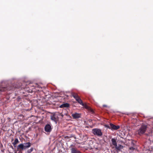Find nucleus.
I'll return each instance as SVG.
<instances>
[{
	"mask_svg": "<svg viewBox=\"0 0 153 153\" xmlns=\"http://www.w3.org/2000/svg\"><path fill=\"white\" fill-rule=\"evenodd\" d=\"M147 128L146 126L142 125L139 129L137 131V133L139 135H141L145 132Z\"/></svg>",
	"mask_w": 153,
	"mask_h": 153,
	"instance_id": "1",
	"label": "nucleus"
},
{
	"mask_svg": "<svg viewBox=\"0 0 153 153\" xmlns=\"http://www.w3.org/2000/svg\"><path fill=\"white\" fill-rule=\"evenodd\" d=\"M92 133L95 135L101 137L102 135L101 130L100 128H95L92 129Z\"/></svg>",
	"mask_w": 153,
	"mask_h": 153,
	"instance_id": "2",
	"label": "nucleus"
},
{
	"mask_svg": "<svg viewBox=\"0 0 153 153\" xmlns=\"http://www.w3.org/2000/svg\"><path fill=\"white\" fill-rule=\"evenodd\" d=\"M59 113H56L52 115L51 116V120L57 123L59 120L58 116L59 115Z\"/></svg>",
	"mask_w": 153,
	"mask_h": 153,
	"instance_id": "3",
	"label": "nucleus"
},
{
	"mask_svg": "<svg viewBox=\"0 0 153 153\" xmlns=\"http://www.w3.org/2000/svg\"><path fill=\"white\" fill-rule=\"evenodd\" d=\"M72 96L76 99L79 103L81 105H83V102L82 100L79 98L78 94L74 93H72L71 94Z\"/></svg>",
	"mask_w": 153,
	"mask_h": 153,
	"instance_id": "4",
	"label": "nucleus"
},
{
	"mask_svg": "<svg viewBox=\"0 0 153 153\" xmlns=\"http://www.w3.org/2000/svg\"><path fill=\"white\" fill-rule=\"evenodd\" d=\"M13 87H0V91H4L6 90L7 91H10V90H13Z\"/></svg>",
	"mask_w": 153,
	"mask_h": 153,
	"instance_id": "5",
	"label": "nucleus"
},
{
	"mask_svg": "<svg viewBox=\"0 0 153 153\" xmlns=\"http://www.w3.org/2000/svg\"><path fill=\"white\" fill-rule=\"evenodd\" d=\"M110 126H111V127H110L111 129L112 130H117L118 129H119L120 128V126H118V125L116 126V125L113 124H112L111 123L110 124Z\"/></svg>",
	"mask_w": 153,
	"mask_h": 153,
	"instance_id": "6",
	"label": "nucleus"
},
{
	"mask_svg": "<svg viewBox=\"0 0 153 153\" xmlns=\"http://www.w3.org/2000/svg\"><path fill=\"white\" fill-rule=\"evenodd\" d=\"M45 130L47 132H50L52 130L51 126L49 124H47L45 126Z\"/></svg>",
	"mask_w": 153,
	"mask_h": 153,
	"instance_id": "7",
	"label": "nucleus"
},
{
	"mask_svg": "<svg viewBox=\"0 0 153 153\" xmlns=\"http://www.w3.org/2000/svg\"><path fill=\"white\" fill-rule=\"evenodd\" d=\"M71 153H81L75 147L71 149Z\"/></svg>",
	"mask_w": 153,
	"mask_h": 153,
	"instance_id": "8",
	"label": "nucleus"
},
{
	"mask_svg": "<svg viewBox=\"0 0 153 153\" xmlns=\"http://www.w3.org/2000/svg\"><path fill=\"white\" fill-rule=\"evenodd\" d=\"M123 146L121 145H118V146L117 145V146H115V148L117 150V152L119 151H121V149L123 148Z\"/></svg>",
	"mask_w": 153,
	"mask_h": 153,
	"instance_id": "9",
	"label": "nucleus"
},
{
	"mask_svg": "<svg viewBox=\"0 0 153 153\" xmlns=\"http://www.w3.org/2000/svg\"><path fill=\"white\" fill-rule=\"evenodd\" d=\"M72 116L74 118L76 119L80 117L81 114L77 113H75L72 114Z\"/></svg>",
	"mask_w": 153,
	"mask_h": 153,
	"instance_id": "10",
	"label": "nucleus"
},
{
	"mask_svg": "<svg viewBox=\"0 0 153 153\" xmlns=\"http://www.w3.org/2000/svg\"><path fill=\"white\" fill-rule=\"evenodd\" d=\"M24 145V147L25 149H26V148H28L30 147L31 146V143L30 142L24 143L23 144Z\"/></svg>",
	"mask_w": 153,
	"mask_h": 153,
	"instance_id": "11",
	"label": "nucleus"
},
{
	"mask_svg": "<svg viewBox=\"0 0 153 153\" xmlns=\"http://www.w3.org/2000/svg\"><path fill=\"white\" fill-rule=\"evenodd\" d=\"M69 106V104L68 103H65L61 105L59 107L60 108H63L64 107L67 108Z\"/></svg>",
	"mask_w": 153,
	"mask_h": 153,
	"instance_id": "12",
	"label": "nucleus"
},
{
	"mask_svg": "<svg viewBox=\"0 0 153 153\" xmlns=\"http://www.w3.org/2000/svg\"><path fill=\"white\" fill-rule=\"evenodd\" d=\"M111 141L113 145H114L115 146H117V143L116 141V140L115 138H112L111 140Z\"/></svg>",
	"mask_w": 153,
	"mask_h": 153,
	"instance_id": "13",
	"label": "nucleus"
},
{
	"mask_svg": "<svg viewBox=\"0 0 153 153\" xmlns=\"http://www.w3.org/2000/svg\"><path fill=\"white\" fill-rule=\"evenodd\" d=\"M24 146V145L23 144H21L18 146V147L19 148V149H25Z\"/></svg>",
	"mask_w": 153,
	"mask_h": 153,
	"instance_id": "14",
	"label": "nucleus"
},
{
	"mask_svg": "<svg viewBox=\"0 0 153 153\" xmlns=\"http://www.w3.org/2000/svg\"><path fill=\"white\" fill-rule=\"evenodd\" d=\"M19 142V140L17 138L15 139L14 142L13 143V144L15 146L16 144Z\"/></svg>",
	"mask_w": 153,
	"mask_h": 153,
	"instance_id": "15",
	"label": "nucleus"
},
{
	"mask_svg": "<svg viewBox=\"0 0 153 153\" xmlns=\"http://www.w3.org/2000/svg\"><path fill=\"white\" fill-rule=\"evenodd\" d=\"M89 111L91 114H93L94 113V111L91 108H90L89 109Z\"/></svg>",
	"mask_w": 153,
	"mask_h": 153,
	"instance_id": "16",
	"label": "nucleus"
},
{
	"mask_svg": "<svg viewBox=\"0 0 153 153\" xmlns=\"http://www.w3.org/2000/svg\"><path fill=\"white\" fill-rule=\"evenodd\" d=\"M33 150V148H31L30 149H28L27 151L28 153H30Z\"/></svg>",
	"mask_w": 153,
	"mask_h": 153,
	"instance_id": "17",
	"label": "nucleus"
},
{
	"mask_svg": "<svg viewBox=\"0 0 153 153\" xmlns=\"http://www.w3.org/2000/svg\"><path fill=\"white\" fill-rule=\"evenodd\" d=\"M104 126L105 127H106V128H108L109 129H111V128H110V127H111V126H109V125H104Z\"/></svg>",
	"mask_w": 153,
	"mask_h": 153,
	"instance_id": "18",
	"label": "nucleus"
},
{
	"mask_svg": "<svg viewBox=\"0 0 153 153\" xmlns=\"http://www.w3.org/2000/svg\"><path fill=\"white\" fill-rule=\"evenodd\" d=\"M129 149L131 150H134L135 149V148L133 147H131L129 148Z\"/></svg>",
	"mask_w": 153,
	"mask_h": 153,
	"instance_id": "19",
	"label": "nucleus"
},
{
	"mask_svg": "<svg viewBox=\"0 0 153 153\" xmlns=\"http://www.w3.org/2000/svg\"><path fill=\"white\" fill-rule=\"evenodd\" d=\"M59 115H60L62 117H63V116H64V115L62 114H61L60 113H59Z\"/></svg>",
	"mask_w": 153,
	"mask_h": 153,
	"instance_id": "20",
	"label": "nucleus"
},
{
	"mask_svg": "<svg viewBox=\"0 0 153 153\" xmlns=\"http://www.w3.org/2000/svg\"><path fill=\"white\" fill-rule=\"evenodd\" d=\"M103 107H107V105H103Z\"/></svg>",
	"mask_w": 153,
	"mask_h": 153,
	"instance_id": "21",
	"label": "nucleus"
},
{
	"mask_svg": "<svg viewBox=\"0 0 153 153\" xmlns=\"http://www.w3.org/2000/svg\"><path fill=\"white\" fill-rule=\"evenodd\" d=\"M19 153H22V152H19Z\"/></svg>",
	"mask_w": 153,
	"mask_h": 153,
	"instance_id": "22",
	"label": "nucleus"
},
{
	"mask_svg": "<svg viewBox=\"0 0 153 153\" xmlns=\"http://www.w3.org/2000/svg\"><path fill=\"white\" fill-rule=\"evenodd\" d=\"M15 153H16V152H15Z\"/></svg>",
	"mask_w": 153,
	"mask_h": 153,
	"instance_id": "23",
	"label": "nucleus"
}]
</instances>
